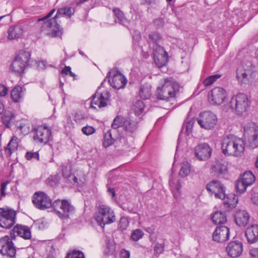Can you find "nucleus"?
<instances>
[{"instance_id": "nucleus-5", "label": "nucleus", "mask_w": 258, "mask_h": 258, "mask_svg": "<svg viewBox=\"0 0 258 258\" xmlns=\"http://www.w3.org/2000/svg\"><path fill=\"white\" fill-rule=\"evenodd\" d=\"M250 103L251 101L246 95L243 93H238L232 97L229 105L231 108L236 114L242 115L248 110Z\"/></svg>"}, {"instance_id": "nucleus-42", "label": "nucleus", "mask_w": 258, "mask_h": 258, "mask_svg": "<svg viewBox=\"0 0 258 258\" xmlns=\"http://www.w3.org/2000/svg\"><path fill=\"white\" fill-rule=\"evenodd\" d=\"M125 121H126V117L125 118L121 115H117L113 120L111 127L113 129H117L121 126L124 127Z\"/></svg>"}, {"instance_id": "nucleus-8", "label": "nucleus", "mask_w": 258, "mask_h": 258, "mask_svg": "<svg viewBox=\"0 0 258 258\" xmlns=\"http://www.w3.org/2000/svg\"><path fill=\"white\" fill-rule=\"evenodd\" d=\"M11 236L6 235L0 238V253L7 258H14L16 249Z\"/></svg>"}, {"instance_id": "nucleus-48", "label": "nucleus", "mask_w": 258, "mask_h": 258, "mask_svg": "<svg viewBox=\"0 0 258 258\" xmlns=\"http://www.w3.org/2000/svg\"><path fill=\"white\" fill-rule=\"evenodd\" d=\"M247 186L239 178L237 180L235 185L237 192L240 194H243L246 191Z\"/></svg>"}, {"instance_id": "nucleus-14", "label": "nucleus", "mask_w": 258, "mask_h": 258, "mask_svg": "<svg viewBox=\"0 0 258 258\" xmlns=\"http://www.w3.org/2000/svg\"><path fill=\"white\" fill-rule=\"evenodd\" d=\"M226 90L221 87H215L208 94V99L211 104L219 105L227 99Z\"/></svg>"}, {"instance_id": "nucleus-6", "label": "nucleus", "mask_w": 258, "mask_h": 258, "mask_svg": "<svg viewBox=\"0 0 258 258\" xmlns=\"http://www.w3.org/2000/svg\"><path fill=\"white\" fill-rule=\"evenodd\" d=\"M16 212L8 207L0 208V227L9 229L16 223Z\"/></svg>"}, {"instance_id": "nucleus-55", "label": "nucleus", "mask_w": 258, "mask_h": 258, "mask_svg": "<svg viewBox=\"0 0 258 258\" xmlns=\"http://www.w3.org/2000/svg\"><path fill=\"white\" fill-rule=\"evenodd\" d=\"M122 209L124 211H127L131 214L137 213V208L133 206L131 204H127L121 207Z\"/></svg>"}, {"instance_id": "nucleus-3", "label": "nucleus", "mask_w": 258, "mask_h": 258, "mask_svg": "<svg viewBox=\"0 0 258 258\" xmlns=\"http://www.w3.org/2000/svg\"><path fill=\"white\" fill-rule=\"evenodd\" d=\"M94 218L102 228H104L106 224L114 222L115 220L113 211L105 205H101L97 207V211L94 215Z\"/></svg>"}, {"instance_id": "nucleus-61", "label": "nucleus", "mask_w": 258, "mask_h": 258, "mask_svg": "<svg viewBox=\"0 0 258 258\" xmlns=\"http://www.w3.org/2000/svg\"><path fill=\"white\" fill-rule=\"evenodd\" d=\"M120 258H130V251L124 249H122L120 252Z\"/></svg>"}, {"instance_id": "nucleus-9", "label": "nucleus", "mask_w": 258, "mask_h": 258, "mask_svg": "<svg viewBox=\"0 0 258 258\" xmlns=\"http://www.w3.org/2000/svg\"><path fill=\"white\" fill-rule=\"evenodd\" d=\"M31 131L35 134L34 140L40 143L46 144L51 137V130L46 124L32 125Z\"/></svg>"}, {"instance_id": "nucleus-17", "label": "nucleus", "mask_w": 258, "mask_h": 258, "mask_svg": "<svg viewBox=\"0 0 258 258\" xmlns=\"http://www.w3.org/2000/svg\"><path fill=\"white\" fill-rule=\"evenodd\" d=\"M110 96V93L107 91H104L101 94L96 91L91 97V107L96 108L93 106L94 104L97 105L100 108L106 107Z\"/></svg>"}, {"instance_id": "nucleus-52", "label": "nucleus", "mask_w": 258, "mask_h": 258, "mask_svg": "<svg viewBox=\"0 0 258 258\" xmlns=\"http://www.w3.org/2000/svg\"><path fill=\"white\" fill-rule=\"evenodd\" d=\"M65 258H85V255L82 251L75 250L68 253Z\"/></svg>"}, {"instance_id": "nucleus-24", "label": "nucleus", "mask_w": 258, "mask_h": 258, "mask_svg": "<svg viewBox=\"0 0 258 258\" xmlns=\"http://www.w3.org/2000/svg\"><path fill=\"white\" fill-rule=\"evenodd\" d=\"M24 31V26L21 23L10 26L8 30L7 38L10 40L21 38Z\"/></svg>"}, {"instance_id": "nucleus-13", "label": "nucleus", "mask_w": 258, "mask_h": 258, "mask_svg": "<svg viewBox=\"0 0 258 258\" xmlns=\"http://www.w3.org/2000/svg\"><path fill=\"white\" fill-rule=\"evenodd\" d=\"M15 58L24 64V66H26V67L27 68L29 67H31L33 66V62L36 65V69L38 70L44 69L45 67V64L43 61H37L36 60H32L31 61V63H30L31 53L30 52L24 50H20Z\"/></svg>"}, {"instance_id": "nucleus-25", "label": "nucleus", "mask_w": 258, "mask_h": 258, "mask_svg": "<svg viewBox=\"0 0 258 258\" xmlns=\"http://www.w3.org/2000/svg\"><path fill=\"white\" fill-rule=\"evenodd\" d=\"M60 211L57 212V216L61 219H68L70 215L74 213V207L67 200H62Z\"/></svg>"}, {"instance_id": "nucleus-43", "label": "nucleus", "mask_w": 258, "mask_h": 258, "mask_svg": "<svg viewBox=\"0 0 258 258\" xmlns=\"http://www.w3.org/2000/svg\"><path fill=\"white\" fill-rule=\"evenodd\" d=\"M115 254V245L110 241L108 240L106 243L104 247V254L106 256H109Z\"/></svg>"}, {"instance_id": "nucleus-35", "label": "nucleus", "mask_w": 258, "mask_h": 258, "mask_svg": "<svg viewBox=\"0 0 258 258\" xmlns=\"http://www.w3.org/2000/svg\"><path fill=\"white\" fill-rule=\"evenodd\" d=\"M189 113H188L187 114V117L185 120L182 126V129L180 132L179 137H180L184 128H185V134L187 136H189L191 132L192 126L194 124V117L189 118ZM179 138H178V139Z\"/></svg>"}, {"instance_id": "nucleus-50", "label": "nucleus", "mask_w": 258, "mask_h": 258, "mask_svg": "<svg viewBox=\"0 0 258 258\" xmlns=\"http://www.w3.org/2000/svg\"><path fill=\"white\" fill-rule=\"evenodd\" d=\"M61 204L62 200L57 199L53 202H51V206L50 208H51L57 215V212L60 211L59 210L61 207Z\"/></svg>"}, {"instance_id": "nucleus-1", "label": "nucleus", "mask_w": 258, "mask_h": 258, "mask_svg": "<svg viewBox=\"0 0 258 258\" xmlns=\"http://www.w3.org/2000/svg\"><path fill=\"white\" fill-rule=\"evenodd\" d=\"M75 12V9L71 7H65L59 8L55 16L52 19L45 21L43 27L49 28L50 30L46 33L49 37H59L61 38L63 29L58 24L57 19L61 16H66L70 18Z\"/></svg>"}, {"instance_id": "nucleus-63", "label": "nucleus", "mask_w": 258, "mask_h": 258, "mask_svg": "<svg viewBox=\"0 0 258 258\" xmlns=\"http://www.w3.org/2000/svg\"><path fill=\"white\" fill-rule=\"evenodd\" d=\"M55 9H52L47 14L46 16H44V17L39 19L38 21H44L46 20H47L48 18L51 17V16L53 15V14L55 12Z\"/></svg>"}, {"instance_id": "nucleus-29", "label": "nucleus", "mask_w": 258, "mask_h": 258, "mask_svg": "<svg viewBox=\"0 0 258 258\" xmlns=\"http://www.w3.org/2000/svg\"><path fill=\"white\" fill-rule=\"evenodd\" d=\"M18 138L16 136H13L4 149L7 158H11L12 154L18 150Z\"/></svg>"}, {"instance_id": "nucleus-11", "label": "nucleus", "mask_w": 258, "mask_h": 258, "mask_svg": "<svg viewBox=\"0 0 258 258\" xmlns=\"http://www.w3.org/2000/svg\"><path fill=\"white\" fill-rule=\"evenodd\" d=\"M32 203L38 209L44 210L51 206V200L48 196L43 191L35 192L32 197Z\"/></svg>"}, {"instance_id": "nucleus-59", "label": "nucleus", "mask_w": 258, "mask_h": 258, "mask_svg": "<svg viewBox=\"0 0 258 258\" xmlns=\"http://www.w3.org/2000/svg\"><path fill=\"white\" fill-rule=\"evenodd\" d=\"M68 168H69V170H71L72 169V164L69 163L67 165H63L62 166L61 171L63 176H68L69 177H71V175H69V172H68Z\"/></svg>"}, {"instance_id": "nucleus-33", "label": "nucleus", "mask_w": 258, "mask_h": 258, "mask_svg": "<svg viewBox=\"0 0 258 258\" xmlns=\"http://www.w3.org/2000/svg\"><path fill=\"white\" fill-rule=\"evenodd\" d=\"M213 223L216 225H222L227 222V215L222 211L216 212L211 217Z\"/></svg>"}, {"instance_id": "nucleus-7", "label": "nucleus", "mask_w": 258, "mask_h": 258, "mask_svg": "<svg viewBox=\"0 0 258 258\" xmlns=\"http://www.w3.org/2000/svg\"><path fill=\"white\" fill-rule=\"evenodd\" d=\"M200 127L207 130H213L218 122L216 114L210 111H205L200 113L197 118Z\"/></svg>"}, {"instance_id": "nucleus-18", "label": "nucleus", "mask_w": 258, "mask_h": 258, "mask_svg": "<svg viewBox=\"0 0 258 258\" xmlns=\"http://www.w3.org/2000/svg\"><path fill=\"white\" fill-rule=\"evenodd\" d=\"M195 155L200 161H205L211 156L212 150L207 143H201L195 148Z\"/></svg>"}, {"instance_id": "nucleus-15", "label": "nucleus", "mask_w": 258, "mask_h": 258, "mask_svg": "<svg viewBox=\"0 0 258 258\" xmlns=\"http://www.w3.org/2000/svg\"><path fill=\"white\" fill-rule=\"evenodd\" d=\"M153 58L155 63L159 68L165 66L168 61V54L163 47L157 45L153 48Z\"/></svg>"}, {"instance_id": "nucleus-37", "label": "nucleus", "mask_w": 258, "mask_h": 258, "mask_svg": "<svg viewBox=\"0 0 258 258\" xmlns=\"http://www.w3.org/2000/svg\"><path fill=\"white\" fill-rule=\"evenodd\" d=\"M151 87L148 85H143L140 87L139 95L143 99H148L151 96Z\"/></svg>"}, {"instance_id": "nucleus-36", "label": "nucleus", "mask_w": 258, "mask_h": 258, "mask_svg": "<svg viewBox=\"0 0 258 258\" xmlns=\"http://www.w3.org/2000/svg\"><path fill=\"white\" fill-rule=\"evenodd\" d=\"M239 179L248 186L252 185L255 181V176L251 171H245Z\"/></svg>"}, {"instance_id": "nucleus-47", "label": "nucleus", "mask_w": 258, "mask_h": 258, "mask_svg": "<svg viewBox=\"0 0 258 258\" xmlns=\"http://www.w3.org/2000/svg\"><path fill=\"white\" fill-rule=\"evenodd\" d=\"M219 74H215L207 77L203 82L205 86H208L214 83L217 80L221 77Z\"/></svg>"}, {"instance_id": "nucleus-26", "label": "nucleus", "mask_w": 258, "mask_h": 258, "mask_svg": "<svg viewBox=\"0 0 258 258\" xmlns=\"http://www.w3.org/2000/svg\"><path fill=\"white\" fill-rule=\"evenodd\" d=\"M234 216L235 223L240 227H245L249 222L250 216L245 210L236 211Z\"/></svg>"}, {"instance_id": "nucleus-28", "label": "nucleus", "mask_w": 258, "mask_h": 258, "mask_svg": "<svg viewBox=\"0 0 258 258\" xmlns=\"http://www.w3.org/2000/svg\"><path fill=\"white\" fill-rule=\"evenodd\" d=\"M245 235L248 243L258 241V225L253 224L248 227L245 230Z\"/></svg>"}, {"instance_id": "nucleus-38", "label": "nucleus", "mask_w": 258, "mask_h": 258, "mask_svg": "<svg viewBox=\"0 0 258 258\" xmlns=\"http://www.w3.org/2000/svg\"><path fill=\"white\" fill-rule=\"evenodd\" d=\"M236 77L237 79L241 82L242 84H248L250 81L248 78L247 74L245 70L242 69H238L236 72Z\"/></svg>"}, {"instance_id": "nucleus-60", "label": "nucleus", "mask_w": 258, "mask_h": 258, "mask_svg": "<svg viewBox=\"0 0 258 258\" xmlns=\"http://www.w3.org/2000/svg\"><path fill=\"white\" fill-rule=\"evenodd\" d=\"M154 24L157 28H160L164 26V22L162 18H157L154 21Z\"/></svg>"}, {"instance_id": "nucleus-2", "label": "nucleus", "mask_w": 258, "mask_h": 258, "mask_svg": "<svg viewBox=\"0 0 258 258\" xmlns=\"http://www.w3.org/2000/svg\"><path fill=\"white\" fill-rule=\"evenodd\" d=\"M245 148L244 141L232 135L225 136L221 142L222 153L226 156L240 157Z\"/></svg>"}, {"instance_id": "nucleus-62", "label": "nucleus", "mask_w": 258, "mask_h": 258, "mask_svg": "<svg viewBox=\"0 0 258 258\" xmlns=\"http://www.w3.org/2000/svg\"><path fill=\"white\" fill-rule=\"evenodd\" d=\"M7 88L4 85L0 84V96H4L8 93Z\"/></svg>"}, {"instance_id": "nucleus-20", "label": "nucleus", "mask_w": 258, "mask_h": 258, "mask_svg": "<svg viewBox=\"0 0 258 258\" xmlns=\"http://www.w3.org/2000/svg\"><path fill=\"white\" fill-rule=\"evenodd\" d=\"M230 230L225 226H217L213 233V240L217 242L223 243L229 239Z\"/></svg>"}, {"instance_id": "nucleus-51", "label": "nucleus", "mask_w": 258, "mask_h": 258, "mask_svg": "<svg viewBox=\"0 0 258 258\" xmlns=\"http://www.w3.org/2000/svg\"><path fill=\"white\" fill-rule=\"evenodd\" d=\"M25 157L28 160H31L32 159H35L37 161L39 160V154L38 152H32L28 151L26 153Z\"/></svg>"}, {"instance_id": "nucleus-49", "label": "nucleus", "mask_w": 258, "mask_h": 258, "mask_svg": "<svg viewBox=\"0 0 258 258\" xmlns=\"http://www.w3.org/2000/svg\"><path fill=\"white\" fill-rule=\"evenodd\" d=\"M190 172V165L188 163H184L182 164L180 170L179 172V174L182 177H185L189 174Z\"/></svg>"}, {"instance_id": "nucleus-40", "label": "nucleus", "mask_w": 258, "mask_h": 258, "mask_svg": "<svg viewBox=\"0 0 258 258\" xmlns=\"http://www.w3.org/2000/svg\"><path fill=\"white\" fill-rule=\"evenodd\" d=\"M145 105L143 101L137 100L133 104V109L136 115H141L144 111Z\"/></svg>"}, {"instance_id": "nucleus-39", "label": "nucleus", "mask_w": 258, "mask_h": 258, "mask_svg": "<svg viewBox=\"0 0 258 258\" xmlns=\"http://www.w3.org/2000/svg\"><path fill=\"white\" fill-rule=\"evenodd\" d=\"M114 17L117 19L118 22L121 24H124L127 22L123 12L118 8H114L112 10Z\"/></svg>"}, {"instance_id": "nucleus-58", "label": "nucleus", "mask_w": 258, "mask_h": 258, "mask_svg": "<svg viewBox=\"0 0 258 258\" xmlns=\"http://www.w3.org/2000/svg\"><path fill=\"white\" fill-rule=\"evenodd\" d=\"M17 127L20 130L22 134L26 135L30 132L29 126L28 124L21 123L18 125Z\"/></svg>"}, {"instance_id": "nucleus-31", "label": "nucleus", "mask_w": 258, "mask_h": 258, "mask_svg": "<svg viewBox=\"0 0 258 258\" xmlns=\"http://www.w3.org/2000/svg\"><path fill=\"white\" fill-rule=\"evenodd\" d=\"M2 122L7 128H10L15 120V115L11 111H5L3 114Z\"/></svg>"}, {"instance_id": "nucleus-23", "label": "nucleus", "mask_w": 258, "mask_h": 258, "mask_svg": "<svg viewBox=\"0 0 258 258\" xmlns=\"http://www.w3.org/2000/svg\"><path fill=\"white\" fill-rule=\"evenodd\" d=\"M223 201V207L225 211H231L235 208L238 202V197L234 194H226L225 192L224 198L220 199Z\"/></svg>"}, {"instance_id": "nucleus-57", "label": "nucleus", "mask_w": 258, "mask_h": 258, "mask_svg": "<svg viewBox=\"0 0 258 258\" xmlns=\"http://www.w3.org/2000/svg\"><path fill=\"white\" fill-rule=\"evenodd\" d=\"M128 225V222L127 219L124 217H121L118 223V228L122 231L126 229Z\"/></svg>"}, {"instance_id": "nucleus-32", "label": "nucleus", "mask_w": 258, "mask_h": 258, "mask_svg": "<svg viewBox=\"0 0 258 258\" xmlns=\"http://www.w3.org/2000/svg\"><path fill=\"white\" fill-rule=\"evenodd\" d=\"M23 95V88L20 86H15L11 92V97L14 102L21 101Z\"/></svg>"}, {"instance_id": "nucleus-53", "label": "nucleus", "mask_w": 258, "mask_h": 258, "mask_svg": "<svg viewBox=\"0 0 258 258\" xmlns=\"http://www.w3.org/2000/svg\"><path fill=\"white\" fill-rule=\"evenodd\" d=\"M96 130L95 128L93 127L92 126L88 125H87L85 126H84L82 128V133L87 136H89L91 135H92L93 133H95Z\"/></svg>"}, {"instance_id": "nucleus-30", "label": "nucleus", "mask_w": 258, "mask_h": 258, "mask_svg": "<svg viewBox=\"0 0 258 258\" xmlns=\"http://www.w3.org/2000/svg\"><path fill=\"white\" fill-rule=\"evenodd\" d=\"M27 68L24 66L21 62L17 60L15 58L12 62L10 67V70L19 77H23L25 74V71Z\"/></svg>"}, {"instance_id": "nucleus-46", "label": "nucleus", "mask_w": 258, "mask_h": 258, "mask_svg": "<svg viewBox=\"0 0 258 258\" xmlns=\"http://www.w3.org/2000/svg\"><path fill=\"white\" fill-rule=\"evenodd\" d=\"M144 235L143 231L140 229H137L132 231L131 238L134 241H138Z\"/></svg>"}, {"instance_id": "nucleus-10", "label": "nucleus", "mask_w": 258, "mask_h": 258, "mask_svg": "<svg viewBox=\"0 0 258 258\" xmlns=\"http://www.w3.org/2000/svg\"><path fill=\"white\" fill-rule=\"evenodd\" d=\"M107 78L110 86L117 90L124 88L127 83L125 77L116 68L109 72Z\"/></svg>"}, {"instance_id": "nucleus-27", "label": "nucleus", "mask_w": 258, "mask_h": 258, "mask_svg": "<svg viewBox=\"0 0 258 258\" xmlns=\"http://www.w3.org/2000/svg\"><path fill=\"white\" fill-rule=\"evenodd\" d=\"M257 126H254L249 130H247L246 127H244V132L250 134L248 138V146L251 149H254L258 147V129Z\"/></svg>"}, {"instance_id": "nucleus-44", "label": "nucleus", "mask_w": 258, "mask_h": 258, "mask_svg": "<svg viewBox=\"0 0 258 258\" xmlns=\"http://www.w3.org/2000/svg\"><path fill=\"white\" fill-rule=\"evenodd\" d=\"M115 140L112 138L111 130L108 131L104 135V141L103 146L105 147H108L114 143Z\"/></svg>"}, {"instance_id": "nucleus-41", "label": "nucleus", "mask_w": 258, "mask_h": 258, "mask_svg": "<svg viewBox=\"0 0 258 258\" xmlns=\"http://www.w3.org/2000/svg\"><path fill=\"white\" fill-rule=\"evenodd\" d=\"M74 120L78 124H81L88 118L87 115L82 110H77L73 114Z\"/></svg>"}, {"instance_id": "nucleus-45", "label": "nucleus", "mask_w": 258, "mask_h": 258, "mask_svg": "<svg viewBox=\"0 0 258 258\" xmlns=\"http://www.w3.org/2000/svg\"><path fill=\"white\" fill-rule=\"evenodd\" d=\"M60 176L58 174L50 175L46 180L45 183L47 185L53 187L58 184Z\"/></svg>"}, {"instance_id": "nucleus-54", "label": "nucleus", "mask_w": 258, "mask_h": 258, "mask_svg": "<svg viewBox=\"0 0 258 258\" xmlns=\"http://www.w3.org/2000/svg\"><path fill=\"white\" fill-rule=\"evenodd\" d=\"M165 244L163 243H157L154 247V254L159 255L162 253L164 250Z\"/></svg>"}, {"instance_id": "nucleus-34", "label": "nucleus", "mask_w": 258, "mask_h": 258, "mask_svg": "<svg viewBox=\"0 0 258 258\" xmlns=\"http://www.w3.org/2000/svg\"><path fill=\"white\" fill-rule=\"evenodd\" d=\"M162 40V36L159 32L153 31L149 34L147 42L149 44L153 43L155 44V45L153 46L154 48L156 46L159 45Z\"/></svg>"}, {"instance_id": "nucleus-12", "label": "nucleus", "mask_w": 258, "mask_h": 258, "mask_svg": "<svg viewBox=\"0 0 258 258\" xmlns=\"http://www.w3.org/2000/svg\"><path fill=\"white\" fill-rule=\"evenodd\" d=\"M206 188L211 195H214L216 199L224 198L226 188L221 181L213 179L209 181L206 186Z\"/></svg>"}, {"instance_id": "nucleus-19", "label": "nucleus", "mask_w": 258, "mask_h": 258, "mask_svg": "<svg viewBox=\"0 0 258 258\" xmlns=\"http://www.w3.org/2000/svg\"><path fill=\"white\" fill-rule=\"evenodd\" d=\"M139 126V122L137 119H134L131 117H126L123 127L126 137L134 138Z\"/></svg>"}, {"instance_id": "nucleus-21", "label": "nucleus", "mask_w": 258, "mask_h": 258, "mask_svg": "<svg viewBox=\"0 0 258 258\" xmlns=\"http://www.w3.org/2000/svg\"><path fill=\"white\" fill-rule=\"evenodd\" d=\"M226 251L231 257H238L243 252V243L238 240L231 241L226 247Z\"/></svg>"}, {"instance_id": "nucleus-4", "label": "nucleus", "mask_w": 258, "mask_h": 258, "mask_svg": "<svg viewBox=\"0 0 258 258\" xmlns=\"http://www.w3.org/2000/svg\"><path fill=\"white\" fill-rule=\"evenodd\" d=\"M155 95L158 100L170 101L176 96L174 83L168 78L165 79L162 86L157 88Z\"/></svg>"}, {"instance_id": "nucleus-56", "label": "nucleus", "mask_w": 258, "mask_h": 258, "mask_svg": "<svg viewBox=\"0 0 258 258\" xmlns=\"http://www.w3.org/2000/svg\"><path fill=\"white\" fill-rule=\"evenodd\" d=\"M256 188H252L251 190V200L252 203L258 205V191Z\"/></svg>"}, {"instance_id": "nucleus-64", "label": "nucleus", "mask_w": 258, "mask_h": 258, "mask_svg": "<svg viewBox=\"0 0 258 258\" xmlns=\"http://www.w3.org/2000/svg\"><path fill=\"white\" fill-rule=\"evenodd\" d=\"M251 258H258V248H252L249 251Z\"/></svg>"}, {"instance_id": "nucleus-22", "label": "nucleus", "mask_w": 258, "mask_h": 258, "mask_svg": "<svg viewBox=\"0 0 258 258\" xmlns=\"http://www.w3.org/2000/svg\"><path fill=\"white\" fill-rule=\"evenodd\" d=\"M211 173L217 177H222L227 174L228 169L227 164L221 160H216L210 166Z\"/></svg>"}, {"instance_id": "nucleus-16", "label": "nucleus", "mask_w": 258, "mask_h": 258, "mask_svg": "<svg viewBox=\"0 0 258 258\" xmlns=\"http://www.w3.org/2000/svg\"><path fill=\"white\" fill-rule=\"evenodd\" d=\"M10 236L14 240L17 239V236L25 240H30L32 237L31 232L29 227L21 224H17L13 227L10 231Z\"/></svg>"}]
</instances>
